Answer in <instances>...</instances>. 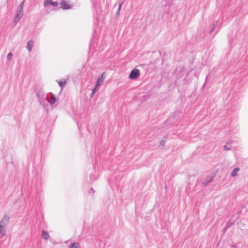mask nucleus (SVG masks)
Listing matches in <instances>:
<instances>
[{
	"mask_svg": "<svg viewBox=\"0 0 248 248\" xmlns=\"http://www.w3.org/2000/svg\"><path fill=\"white\" fill-rule=\"evenodd\" d=\"M36 95L40 104L45 109H47L49 102V99L47 95H46L43 91L38 90L36 92Z\"/></svg>",
	"mask_w": 248,
	"mask_h": 248,
	"instance_id": "1",
	"label": "nucleus"
},
{
	"mask_svg": "<svg viewBox=\"0 0 248 248\" xmlns=\"http://www.w3.org/2000/svg\"><path fill=\"white\" fill-rule=\"evenodd\" d=\"M140 76V71L138 69L134 68L131 70L129 75V78L130 79H137Z\"/></svg>",
	"mask_w": 248,
	"mask_h": 248,
	"instance_id": "2",
	"label": "nucleus"
},
{
	"mask_svg": "<svg viewBox=\"0 0 248 248\" xmlns=\"http://www.w3.org/2000/svg\"><path fill=\"white\" fill-rule=\"evenodd\" d=\"M23 11L22 10L17 9L16 13V16L15 18L14 22L15 25L20 20L23 16Z\"/></svg>",
	"mask_w": 248,
	"mask_h": 248,
	"instance_id": "3",
	"label": "nucleus"
},
{
	"mask_svg": "<svg viewBox=\"0 0 248 248\" xmlns=\"http://www.w3.org/2000/svg\"><path fill=\"white\" fill-rule=\"evenodd\" d=\"M9 217L6 215H4L0 222V225L5 227L9 223Z\"/></svg>",
	"mask_w": 248,
	"mask_h": 248,
	"instance_id": "4",
	"label": "nucleus"
},
{
	"mask_svg": "<svg viewBox=\"0 0 248 248\" xmlns=\"http://www.w3.org/2000/svg\"><path fill=\"white\" fill-rule=\"evenodd\" d=\"M61 7L64 10H68L71 8V6H70L68 3H67L65 1H61L60 3Z\"/></svg>",
	"mask_w": 248,
	"mask_h": 248,
	"instance_id": "5",
	"label": "nucleus"
},
{
	"mask_svg": "<svg viewBox=\"0 0 248 248\" xmlns=\"http://www.w3.org/2000/svg\"><path fill=\"white\" fill-rule=\"evenodd\" d=\"M103 74H102V76L98 78L97 79L96 82V86L100 87V86L101 85L102 83L104 81V78L103 77Z\"/></svg>",
	"mask_w": 248,
	"mask_h": 248,
	"instance_id": "6",
	"label": "nucleus"
},
{
	"mask_svg": "<svg viewBox=\"0 0 248 248\" xmlns=\"http://www.w3.org/2000/svg\"><path fill=\"white\" fill-rule=\"evenodd\" d=\"M33 46V41L32 40H30L27 43V48L29 52H31L32 50V48Z\"/></svg>",
	"mask_w": 248,
	"mask_h": 248,
	"instance_id": "7",
	"label": "nucleus"
},
{
	"mask_svg": "<svg viewBox=\"0 0 248 248\" xmlns=\"http://www.w3.org/2000/svg\"><path fill=\"white\" fill-rule=\"evenodd\" d=\"M212 180H213V177L208 178L207 179H206L202 182V185L204 186H207L209 183H210L212 181Z\"/></svg>",
	"mask_w": 248,
	"mask_h": 248,
	"instance_id": "8",
	"label": "nucleus"
},
{
	"mask_svg": "<svg viewBox=\"0 0 248 248\" xmlns=\"http://www.w3.org/2000/svg\"><path fill=\"white\" fill-rule=\"evenodd\" d=\"M50 94L51 96V99L50 100L49 99L48 103H49L51 105H53L55 103L56 101V97L54 94L52 93H50Z\"/></svg>",
	"mask_w": 248,
	"mask_h": 248,
	"instance_id": "9",
	"label": "nucleus"
},
{
	"mask_svg": "<svg viewBox=\"0 0 248 248\" xmlns=\"http://www.w3.org/2000/svg\"><path fill=\"white\" fill-rule=\"evenodd\" d=\"M42 236L45 240H47L49 238V235L47 231L43 230L42 232Z\"/></svg>",
	"mask_w": 248,
	"mask_h": 248,
	"instance_id": "10",
	"label": "nucleus"
},
{
	"mask_svg": "<svg viewBox=\"0 0 248 248\" xmlns=\"http://www.w3.org/2000/svg\"><path fill=\"white\" fill-rule=\"evenodd\" d=\"M217 22H218L217 21H216L213 23L212 26L211 27V28L209 31L210 34H212L214 31L217 25Z\"/></svg>",
	"mask_w": 248,
	"mask_h": 248,
	"instance_id": "11",
	"label": "nucleus"
},
{
	"mask_svg": "<svg viewBox=\"0 0 248 248\" xmlns=\"http://www.w3.org/2000/svg\"><path fill=\"white\" fill-rule=\"evenodd\" d=\"M240 170V169L239 168H236L233 169V170L232 171L231 173V176L232 177H235L237 175V172Z\"/></svg>",
	"mask_w": 248,
	"mask_h": 248,
	"instance_id": "12",
	"label": "nucleus"
},
{
	"mask_svg": "<svg viewBox=\"0 0 248 248\" xmlns=\"http://www.w3.org/2000/svg\"><path fill=\"white\" fill-rule=\"evenodd\" d=\"M4 228L0 225V238H2L4 236H5V234L4 232Z\"/></svg>",
	"mask_w": 248,
	"mask_h": 248,
	"instance_id": "13",
	"label": "nucleus"
},
{
	"mask_svg": "<svg viewBox=\"0 0 248 248\" xmlns=\"http://www.w3.org/2000/svg\"><path fill=\"white\" fill-rule=\"evenodd\" d=\"M53 0H45L44 2V5L45 7H47L49 5L52 4Z\"/></svg>",
	"mask_w": 248,
	"mask_h": 248,
	"instance_id": "14",
	"label": "nucleus"
},
{
	"mask_svg": "<svg viewBox=\"0 0 248 248\" xmlns=\"http://www.w3.org/2000/svg\"><path fill=\"white\" fill-rule=\"evenodd\" d=\"M123 4V2H120L119 3V7H118V11H117V12L116 13V15L117 16L119 15L120 11V10L121 9V7H122Z\"/></svg>",
	"mask_w": 248,
	"mask_h": 248,
	"instance_id": "15",
	"label": "nucleus"
},
{
	"mask_svg": "<svg viewBox=\"0 0 248 248\" xmlns=\"http://www.w3.org/2000/svg\"><path fill=\"white\" fill-rule=\"evenodd\" d=\"M58 82L59 83L60 87H61V88H62L63 87H64L66 83V81L64 80L63 81H58Z\"/></svg>",
	"mask_w": 248,
	"mask_h": 248,
	"instance_id": "16",
	"label": "nucleus"
},
{
	"mask_svg": "<svg viewBox=\"0 0 248 248\" xmlns=\"http://www.w3.org/2000/svg\"><path fill=\"white\" fill-rule=\"evenodd\" d=\"M231 148V145L229 143H227L224 146V149L225 150H229Z\"/></svg>",
	"mask_w": 248,
	"mask_h": 248,
	"instance_id": "17",
	"label": "nucleus"
},
{
	"mask_svg": "<svg viewBox=\"0 0 248 248\" xmlns=\"http://www.w3.org/2000/svg\"><path fill=\"white\" fill-rule=\"evenodd\" d=\"M79 246L78 243H74L71 245L69 248H78V246Z\"/></svg>",
	"mask_w": 248,
	"mask_h": 248,
	"instance_id": "18",
	"label": "nucleus"
},
{
	"mask_svg": "<svg viewBox=\"0 0 248 248\" xmlns=\"http://www.w3.org/2000/svg\"><path fill=\"white\" fill-rule=\"evenodd\" d=\"M99 88V87H97L96 86V85L95 86L94 88L92 90V95H91V97H93V94L95 93L96 92V91L97 90L98 88Z\"/></svg>",
	"mask_w": 248,
	"mask_h": 248,
	"instance_id": "19",
	"label": "nucleus"
},
{
	"mask_svg": "<svg viewBox=\"0 0 248 248\" xmlns=\"http://www.w3.org/2000/svg\"><path fill=\"white\" fill-rule=\"evenodd\" d=\"M166 140V137H164L162 139L161 141L160 142V145H162V146H163L165 144Z\"/></svg>",
	"mask_w": 248,
	"mask_h": 248,
	"instance_id": "20",
	"label": "nucleus"
},
{
	"mask_svg": "<svg viewBox=\"0 0 248 248\" xmlns=\"http://www.w3.org/2000/svg\"><path fill=\"white\" fill-rule=\"evenodd\" d=\"M13 56V54L12 53H9L8 54V55H7V59L8 60V61H10L11 60V59H12V57Z\"/></svg>",
	"mask_w": 248,
	"mask_h": 248,
	"instance_id": "21",
	"label": "nucleus"
},
{
	"mask_svg": "<svg viewBox=\"0 0 248 248\" xmlns=\"http://www.w3.org/2000/svg\"><path fill=\"white\" fill-rule=\"evenodd\" d=\"M23 3H24V1H23L21 3V4H20L18 9L23 10Z\"/></svg>",
	"mask_w": 248,
	"mask_h": 248,
	"instance_id": "22",
	"label": "nucleus"
},
{
	"mask_svg": "<svg viewBox=\"0 0 248 248\" xmlns=\"http://www.w3.org/2000/svg\"><path fill=\"white\" fill-rule=\"evenodd\" d=\"M51 5H52L54 7L57 6L58 5V2H57V1H55V2L52 1V3Z\"/></svg>",
	"mask_w": 248,
	"mask_h": 248,
	"instance_id": "23",
	"label": "nucleus"
},
{
	"mask_svg": "<svg viewBox=\"0 0 248 248\" xmlns=\"http://www.w3.org/2000/svg\"><path fill=\"white\" fill-rule=\"evenodd\" d=\"M207 77H208V76H207V77H206V80H205V82H204V85L205 84H206V83H207Z\"/></svg>",
	"mask_w": 248,
	"mask_h": 248,
	"instance_id": "24",
	"label": "nucleus"
},
{
	"mask_svg": "<svg viewBox=\"0 0 248 248\" xmlns=\"http://www.w3.org/2000/svg\"><path fill=\"white\" fill-rule=\"evenodd\" d=\"M91 191H92L93 193H94V190L92 188H91Z\"/></svg>",
	"mask_w": 248,
	"mask_h": 248,
	"instance_id": "25",
	"label": "nucleus"
},
{
	"mask_svg": "<svg viewBox=\"0 0 248 248\" xmlns=\"http://www.w3.org/2000/svg\"><path fill=\"white\" fill-rule=\"evenodd\" d=\"M246 61L248 62V56H247L246 58Z\"/></svg>",
	"mask_w": 248,
	"mask_h": 248,
	"instance_id": "26",
	"label": "nucleus"
},
{
	"mask_svg": "<svg viewBox=\"0 0 248 248\" xmlns=\"http://www.w3.org/2000/svg\"><path fill=\"white\" fill-rule=\"evenodd\" d=\"M229 227H230V226H228L227 227H226V228H225L224 229H225V230H226V229H227V228H229Z\"/></svg>",
	"mask_w": 248,
	"mask_h": 248,
	"instance_id": "27",
	"label": "nucleus"
}]
</instances>
